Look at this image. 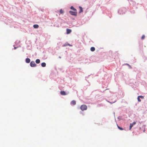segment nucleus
Here are the masks:
<instances>
[{"label": "nucleus", "instance_id": "nucleus-15", "mask_svg": "<svg viewBox=\"0 0 147 147\" xmlns=\"http://www.w3.org/2000/svg\"><path fill=\"white\" fill-rule=\"evenodd\" d=\"M136 124V122L134 121V122L132 123H131L130 124V125H132V126L133 127V125H135Z\"/></svg>", "mask_w": 147, "mask_h": 147}, {"label": "nucleus", "instance_id": "nucleus-20", "mask_svg": "<svg viewBox=\"0 0 147 147\" xmlns=\"http://www.w3.org/2000/svg\"><path fill=\"white\" fill-rule=\"evenodd\" d=\"M143 132H145V127H143Z\"/></svg>", "mask_w": 147, "mask_h": 147}, {"label": "nucleus", "instance_id": "nucleus-3", "mask_svg": "<svg viewBox=\"0 0 147 147\" xmlns=\"http://www.w3.org/2000/svg\"><path fill=\"white\" fill-rule=\"evenodd\" d=\"M30 65L31 67H35L36 65L34 61H32L30 63Z\"/></svg>", "mask_w": 147, "mask_h": 147}, {"label": "nucleus", "instance_id": "nucleus-4", "mask_svg": "<svg viewBox=\"0 0 147 147\" xmlns=\"http://www.w3.org/2000/svg\"><path fill=\"white\" fill-rule=\"evenodd\" d=\"M66 33L67 34L70 33L71 32V30L70 29H67L66 30Z\"/></svg>", "mask_w": 147, "mask_h": 147}, {"label": "nucleus", "instance_id": "nucleus-8", "mask_svg": "<svg viewBox=\"0 0 147 147\" xmlns=\"http://www.w3.org/2000/svg\"><path fill=\"white\" fill-rule=\"evenodd\" d=\"M26 61L27 63H29L30 62V59L28 58H27L26 59Z\"/></svg>", "mask_w": 147, "mask_h": 147}, {"label": "nucleus", "instance_id": "nucleus-21", "mask_svg": "<svg viewBox=\"0 0 147 147\" xmlns=\"http://www.w3.org/2000/svg\"><path fill=\"white\" fill-rule=\"evenodd\" d=\"M132 127V125H130V127H129V130H131V129Z\"/></svg>", "mask_w": 147, "mask_h": 147}, {"label": "nucleus", "instance_id": "nucleus-6", "mask_svg": "<svg viewBox=\"0 0 147 147\" xmlns=\"http://www.w3.org/2000/svg\"><path fill=\"white\" fill-rule=\"evenodd\" d=\"M79 8L80 9V11L79 12V13H81L83 11V9L82 7L81 6L79 7Z\"/></svg>", "mask_w": 147, "mask_h": 147}, {"label": "nucleus", "instance_id": "nucleus-24", "mask_svg": "<svg viewBox=\"0 0 147 147\" xmlns=\"http://www.w3.org/2000/svg\"><path fill=\"white\" fill-rule=\"evenodd\" d=\"M66 46V45H64L63 46Z\"/></svg>", "mask_w": 147, "mask_h": 147}, {"label": "nucleus", "instance_id": "nucleus-16", "mask_svg": "<svg viewBox=\"0 0 147 147\" xmlns=\"http://www.w3.org/2000/svg\"><path fill=\"white\" fill-rule=\"evenodd\" d=\"M117 127L119 129H120V130H123V128H122L121 127H120L119 126H118V125H117Z\"/></svg>", "mask_w": 147, "mask_h": 147}, {"label": "nucleus", "instance_id": "nucleus-18", "mask_svg": "<svg viewBox=\"0 0 147 147\" xmlns=\"http://www.w3.org/2000/svg\"><path fill=\"white\" fill-rule=\"evenodd\" d=\"M145 36L144 35H143L141 37V38L142 40H143L145 38Z\"/></svg>", "mask_w": 147, "mask_h": 147}, {"label": "nucleus", "instance_id": "nucleus-11", "mask_svg": "<svg viewBox=\"0 0 147 147\" xmlns=\"http://www.w3.org/2000/svg\"><path fill=\"white\" fill-rule=\"evenodd\" d=\"M46 64L45 63L43 62L42 63L41 66L42 67H45L46 66Z\"/></svg>", "mask_w": 147, "mask_h": 147}, {"label": "nucleus", "instance_id": "nucleus-7", "mask_svg": "<svg viewBox=\"0 0 147 147\" xmlns=\"http://www.w3.org/2000/svg\"><path fill=\"white\" fill-rule=\"evenodd\" d=\"M71 104L73 105H75L76 104V101L74 100H72L71 102Z\"/></svg>", "mask_w": 147, "mask_h": 147}, {"label": "nucleus", "instance_id": "nucleus-12", "mask_svg": "<svg viewBox=\"0 0 147 147\" xmlns=\"http://www.w3.org/2000/svg\"><path fill=\"white\" fill-rule=\"evenodd\" d=\"M40 62V59H36V63H39Z\"/></svg>", "mask_w": 147, "mask_h": 147}, {"label": "nucleus", "instance_id": "nucleus-14", "mask_svg": "<svg viewBox=\"0 0 147 147\" xmlns=\"http://www.w3.org/2000/svg\"><path fill=\"white\" fill-rule=\"evenodd\" d=\"M59 12L60 14H63L64 13V11L62 9H61L60 10Z\"/></svg>", "mask_w": 147, "mask_h": 147}, {"label": "nucleus", "instance_id": "nucleus-1", "mask_svg": "<svg viewBox=\"0 0 147 147\" xmlns=\"http://www.w3.org/2000/svg\"><path fill=\"white\" fill-rule=\"evenodd\" d=\"M80 109L82 111L86 110L87 109V106L85 105H81L80 107Z\"/></svg>", "mask_w": 147, "mask_h": 147}, {"label": "nucleus", "instance_id": "nucleus-13", "mask_svg": "<svg viewBox=\"0 0 147 147\" xmlns=\"http://www.w3.org/2000/svg\"><path fill=\"white\" fill-rule=\"evenodd\" d=\"M70 9L74 11H77V10L72 6L71 7Z\"/></svg>", "mask_w": 147, "mask_h": 147}, {"label": "nucleus", "instance_id": "nucleus-5", "mask_svg": "<svg viewBox=\"0 0 147 147\" xmlns=\"http://www.w3.org/2000/svg\"><path fill=\"white\" fill-rule=\"evenodd\" d=\"M60 94L62 95H66L65 92L64 91H61Z\"/></svg>", "mask_w": 147, "mask_h": 147}, {"label": "nucleus", "instance_id": "nucleus-19", "mask_svg": "<svg viewBox=\"0 0 147 147\" xmlns=\"http://www.w3.org/2000/svg\"><path fill=\"white\" fill-rule=\"evenodd\" d=\"M140 96V98H141L142 99H143L144 98V97L143 96Z\"/></svg>", "mask_w": 147, "mask_h": 147}, {"label": "nucleus", "instance_id": "nucleus-22", "mask_svg": "<svg viewBox=\"0 0 147 147\" xmlns=\"http://www.w3.org/2000/svg\"><path fill=\"white\" fill-rule=\"evenodd\" d=\"M132 127V125H130V127H129V130H131V129Z\"/></svg>", "mask_w": 147, "mask_h": 147}, {"label": "nucleus", "instance_id": "nucleus-17", "mask_svg": "<svg viewBox=\"0 0 147 147\" xmlns=\"http://www.w3.org/2000/svg\"><path fill=\"white\" fill-rule=\"evenodd\" d=\"M139 102H140L141 101V100H140V96H138L137 98Z\"/></svg>", "mask_w": 147, "mask_h": 147}, {"label": "nucleus", "instance_id": "nucleus-2", "mask_svg": "<svg viewBox=\"0 0 147 147\" xmlns=\"http://www.w3.org/2000/svg\"><path fill=\"white\" fill-rule=\"evenodd\" d=\"M69 13L72 15L76 16L77 15V12L76 11H69Z\"/></svg>", "mask_w": 147, "mask_h": 147}, {"label": "nucleus", "instance_id": "nucleus-25", "mask_svg": "<svg viewBox=\"0 0 147 147\" xmlns=\"http://www.w3.org/2000/svg\"><path fill=\"white\" fill-rule=\"evenodd\" d=\"M14 48H15V49H16V47H15Z\"/></svg>", "mask_w": 147, "mask_h": 147}, {"label": "nucleus", "instance_id": "nucleus-9", "mask_svg": "<svg viewBox=\"0 0 147 147\" xmlns=\"http://www.w3.org/2000/svg\"><path fill=\"white\" fill-rule=\"evenodd\" d=\"M33 27L35 28H38L39 26L37 24H35L33 25Z\"/></svg>", "mask_w": 147, "mask_h": 147}, {"label": "nucleus", "instance_id": "nucleus-10", "mask_svg": "<svg viewBox=\"0 0 147 147\" xmlns=\"http://www.w3.org/2000/svg\"><path fill=\"white\" fill-rule=\"evenodd\" d=\"M95 48L94 47H92L90 48V50L92 51V52L94 51H95Z\"/></svg>", "mask_w": 147, "mask_h": 147}, {"label": "nucleus", "instance_id": "nucleus-23", "mask_svg": "<svg viewBox=\"0 0 147 147\" xmlns=\"http://www.w3.org/2000/svg\"><path fill=\"white\" fill-rule=\"evenodd\" d=\"M67 45H69V46H71V45H69V44H68Z\"/></svg>", "mask_w": 147, "mask_h": 147}]
</instances>
